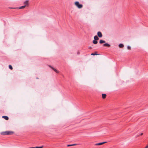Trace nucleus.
Masks as SVG:
<instances>
[{
	"mask_svg": "<svg viewBox=\"0 0 148 148\" xmlns=\"http://www.w3.org/2000/svg\"><path fill=\"white\" fill-rule=\"evenodd\" d=\"M75 4L79 8H81L83 7V5L81 4H80L78 1H76L75 3Z\"/></svg>",
	"mask_w": 148,
	"mask_h": 148,
	"instance_id": "obj_1",
	"label": "nucleus"
},
{
	"mask_svg": "<svg viewBox=\"0 0 148 148\" xmlns=\"http://www.w3.org/2000/svg\"><path fill=\"white\" fill-rule=\"evenodd\" d=\"M98 36L99 38H101L102 36V35L100 32H98L97 33Z\"/></svg>",
	"mask_w": 148,
	"mask_h": 148,
	"instance_id": "obj_2",
	"label": "nucleus"
},
{
	"mask_svg": "<svg viewBox=\"0 0 148 148\" xmlns=\"http://www.w3.org/2000/svg\"><path fill=\"white\" fill-rule=\"evenodd\" d=\"M49 66L53 70L55 71L57 73H59V71H57L56 69H55L54 68L51 66Z\"/></svg>",
	"mask_w": 148,
	"mask_h": 148,
	"instance_id": "obj_3",
	"label": "nucleus"
},
{
	"mask_svg": "<svg viewBox=\"0 0 148 148\" xmlns=\"http://www.w3.org/2000/svg\"><path fill=\"white\" fill-rule=\"evenodd\" d=\"M107 143V142H104L102 143H96L95 144V145H101L102 144H104V143Z\"/></svg>",
	"mask_w": 148,
	"mask_h": 148,
	"instance_id": "obj_4",
	"label": "nucleus"
},
{
	"mask_svg": "<svg viewBox=\"0 0 148 148\" xmlns=\"http://www.w3.org/2000/svg\"><path fill=\"white\" fill-rule=\"evenodd\" d=\"M13 132L12 131H6V135H10L13 133Z\"/></svg>",
	"mask_w": 148,
	"mask_h": 148,
	"instance_id": "obj_5",
	"label": "nucleus"
},
{
	"mask_svg": "<svg viewBox=\"0 0 148 148\" xmlns=\"http://www.w3.org/2000/svg\"><path fill=\"white\" fill-rule=\"evenodd\" d=\"M2 118L5 119L6 120H8L9 119L8 117L7 116H2Z\"/></svg>",
	"mask_w": 148,
	"mask_h": 148,
	"instance_id": "obj_6",
	"label": "nucleus"
},
{
	"mask_svg": "<svg viewBox=\"0 0 148 148\" xmlns=\"http://www.w3.org/2000/svg\"><path fill=\"white\" fill-rule=\"evenodd\" d=\"M94 40H98L99 39L98 36L96 35L94 36Z\"/></svg>",
	"mask_w": 148,
	"mask_h": 148,
	"instance_id": "obj_7",
	"label": "nucleus"
},
{
	"mask_svg": "<svg viewBox=\"0 0 148 148\" xmlns=\"http://www.w3.org/2000/svg\"><path fill=\"white\" fill-rule=\"evenodd\" d=\"M103 46H107L108 47H110V44H109L108 43H105V44H104L103 45Z\"/></svg>",
	"mask_w": 148,
	"mask_h": 148,
	"instance_id": "obj_8",
	"label": "nucleus"
},
{
	"mask_svg": "<svg viewBox=\"0 0 148 148\" xmlns=\"http://www.w3.org/2000/svg\"><path fill=\"white\" fill-rule=\"evenodd\" d=\"M106 42V41L105 40H100L99 41V43L100 44H102L103 43H105Z\"/></svg>",
	"mask_w": 148,
	"mask_h": 148,
	"instance_id": "obj_9",
	"label": "nucleus"
},
{
	"mask_svg": "<svg viewBox=\"0 0 148 148\" xmlns=\"http://www.w3.org/2000/svg\"><path fill=\"white\" fill-rule=\"evenodd\" d=\"M102 97L103 99H104L106 97V95L105 94H102Z\"/></svg>",
	"mask_w": 148,
	"mask_h": 148,
	"instance_id": "obj_10",
	"label": "nucleus"
},
{
	"mask_svg": "<svg viewBox=\"0 0 148 148\" xmlns=\"http://www.w3.org/2000/svg\"><path fill=\"white\" fill-rule=\"evenodd\" d=\"M24 4L25 5H28V0L25 1L24 2Z\"/></svg>",
	"mask_w": 148,
	"mask_h": 148,
	"instance_id": "obj_11",
	"label": "nucleus"
},
{
	"mask_svg": "<svg viewBox=\"0 0 148 148\" xmlns=\"http://www.w3.org/2000/svg\"><path fill=\"white\" fill-rule=\"evenodd\" d=\"M119 46L120 48H122L123 47L124 45L122 44H120L119 45Z\"/></svg>",
	"mask_w": 148,
	"mask_h": 148,
	"instance_id": "obj_12",
	"label": "nucleus"
},
{
	"mask_svg": "<svg viewBox=\"0 0 148 148\" xmlns=\"http://www.w3.org/2000/svg\"><path fill=\"white\" fill-rule=\"evenodd\" d=\"M98 42L96 40H94L93 41V43L94 44H97Z\"/></svg>",
	"mask_w": 148,
	"mask_h": 148,
	"instance_id": "obj_13",
	"label": "nucleus"
},
{
	"mask_svg": "<svg viewBox=\"0 0 148 148\" xmlns=\"http://www.w3.org/2000/svg\"><path fill=\"white\" fill-rule=\"evenodd\" d=\"M26 6V5H23V6H21L19 8L20 9H23V8H24Z\"/></svg>",
	"mask_w": 148,
	"mask_h": 148,
	"instance_id": "obj_14",
	"label": "nucleus"
},
{
	"mask_svg": "<svg viewBox=\"0 0 148 148\" xmlns=\"http://www.w3.org/2000/svg\"><path fill=\"white\" fill-rule=\"evenodd\" d=\"M1 134L3 135H6V131L1 133Z\"/></svg>",
	"mask_w": 148,
	"mask_h": 148,
	"instance_id": "obj_15",
	"label": "nucleus"
},
{
	"mask_svg": "<svg viewBox=\"0 0 148 148\" xmlns=\"http://www.w3.org/2000/svg\"><path fill=\"white\" fill-rule=\"evenodd\" d=\"M98 55V54H97V53L96 52L95 53H92L91 54V55L93 56L96 55Z\"/></svg>",
	"mask_w": 148,
	"mask_h": 148,
	"instance_id": "obj_16",
	"label": "nucleus"
},
{
	"mask_svg": "<svg viewBox=\"0 0 148 148\" xmlns=\"http://www.w3.org/2000/svg\"><path fill=\"white\" fill-rule=\"evenodd\" d=\"M9 68L11 70H12L13 69L12 66L11 65H9Z\"/></svg>",
	"mask_w": 148,
	"mask_h": 148,
	"instance_id": "obj_17",
	"label": "nucleus"
},
{
	"mask_svg": "<svg viewBox=\"0 0 148 148\" xmlns=\"http://www.w3.org/2000/svg\"><path fill=\"white\" fill-rule=\"evenodd\" d=\"M127 48L128 49H131V47L129 46H128L127 47Z\"/></svg>",
	"mask_w": 148,
	"mask_h": 148,
	"instance_id": "obj_18",
	"label": "nucleus"
},
{
	"mask_svg": "<svg viewBox=\"0 0 148 148\" xmlns=\"http://www.w3.org/2000/svg\"><path fill=\"white\" fill-rule=\"evenodd\" d=\"M43 147V146H42L41 147H35V148H42Z\"/></svg>",
	"mask_w": 148,
	"mask_h": 148,
	"instance_id": "obj_19",
	"label": "nucleus"
},
{
	"mask_svg": "<svg viewBox=\"0 0 148 148\" xmlns=\"http://www.w3.org/2000/svg\"><path fill=\"white\" fill-rule=\"evenodd\" d=\"M72 146V145H67V147H69V146Z\"/></svg>",
	"mask_w": 148,
	"mask_h": 148,
	"instance_id": "obj_20",
	"label": "nucleus"
},
{
	"mask_svg": "<svg viewBox=\"0 0 148 148\" xmlns=\"http://www.w3.org/2000/svg\"><path fill=\"white\" fill-rule=\"evenodd\" d=\"M145 148H148V145Z\"/></svg>",
	"mask_w": 148,
	"mask_h": 148,
	"instance_id": "obj_21",
	"label": "nucleus"
},
{
	"mask_svg": "<svg viewBox=\"0 0 148 148\" xmlns=\"http://www.w3.org/2000/svg\"><path fill=\"white\" fill-rule=\"evenodd\" d=\"M76 144H72V146H73V145H76Z\"/></svg>",
	"mask_w": 148,
	"mask_h": 148,
	"instance_id": "obj_22",
	"label": "nucleus"
},
{
	"mask_svg": "<svg viewBox=\"0 0 148 148\" xmlns=\"http://www.w3.org/2000/svg\"><path fill=\"white\" fill-rule=\"evenodd\" d=\"M143 133H141V134H140V135H143Z\"/></svg>",
	"mask_w": 148,
	"mask_h": 148,
	"instance_id": "obj_23",
	"label": "nucleus"
},
{
	"mask_svg": "<svg viewBox=\"0 0 148 148\" xmlns=\"http://www.w3.org/2000/svg\"><path fill=\"white\" fill-rule=\"evenodd\" d=\"M13 8L15 9V8Z\"/></svg>",
	"mask_w": 148,
	"mask_h": 148,
	"instance_id": "obj_24",
	"label": "nucleus"
}]
</instances>
